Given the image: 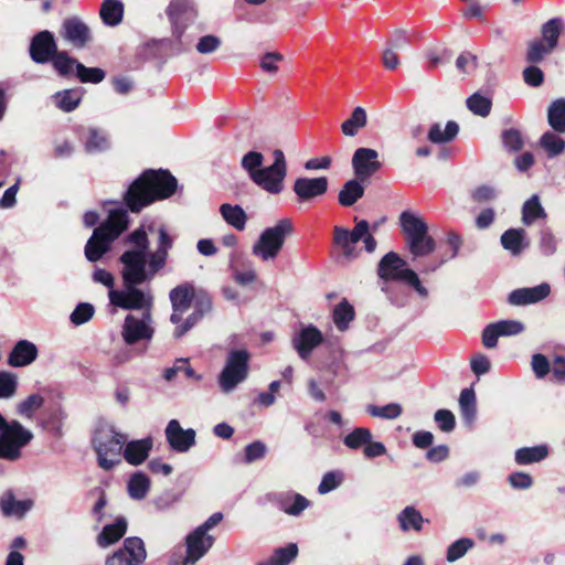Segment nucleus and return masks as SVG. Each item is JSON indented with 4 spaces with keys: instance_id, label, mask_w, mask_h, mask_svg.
Masks as SVG:
<instances>
[{
    "instance_id": "obj_28",
    "label": "nucleus",
    "mask_w": 565,
    "mask_h": 565,
    "mask_svg": "<svg viewBox=\"0 0 565 565\" xmlns=\"http://www.w3.org/2000/svg\"><path fill=\"white\" fill-rule=\"evenodd\" d=\"M125 445L121 451L125 460L132 466H139L148 458L153 441L151 437H146L129 443L126 441Z\"/></svg>"
},
{
    "instance_id": "obj_41",
    "label": "nucleus",
    "mask_w": 565,
    "mask_h": 565,
    "mask_svg": "<svg viewBox=\"0 0 565 565\" xmlns=\"http://www.w3.org/2000/svg\"><path fill=\"white\" fill-rule=\"evenodd\" d=\"M364 195V186L356 180H349L339 192V203L351 206Z\"/></svg>"
},
{
    "instance_id": "obj_25",
    "label": "nucleus",
    "mask_w": 565,
    "mask_h": 565,
    "mask_svg": "<svg viewBox=\"0 0 565 565\" xmlns=\"http://www.w3.org/2000/svg\"><path fill=\"white\" fill-rule=\"evenodd\" d=\"M328 190V179L319 178H298L294 184V191L300 201H309L323 195Z\"/></svg>"
},
{
    "instance_id": "obj_20",
    "label": "nucleus",
    "mask_w": 565,
    "mask_h": 565,
    "mask_svg": "<svg viewBox=\"0 0 565 565\" xmlns=\"http://www.w3.org/2000/svg\"><path fill=\"white\" fill-rule=\"evenodd\" d=\"M56 52V43L50 31L39 32L31 41L30 56L35 63L44 64L51 61Z\"/></svg>"
},
{
    "instance_id": "obj_21",
    "label": "nucleus",
    "mask_w": 565,
    "mask_h": 565,
    "mask_svg": "<svg viewBox=\"0 0 565 565\" xmlns=\"http://www.w3.org/2000/svg\"><path fill=\"white\" fill-rule=\"evenodd\" d=\"M550 284L541 282L534 287L514 289L509 294L508 301L512 306H529L544 300L550 296Z\"/></svg>"
},
{
    "instance_id": "obj_38",
    "label": "nucleus",
    "mask_w": 565,
    "mask_h": 565,
    "mask_svg": "<svg viewBox=\"0 0 565 565\" xmlns=\"http://www.w3.org/2000/svg\"><path fill=\"white\" fill-rule=\"evenodd\" d=\"M110 141L106 131L98 128H89L85 140V149L89 153L103 152L109 149Z\"/></svg>"
},
{
    "instance_id": "obj_8",
    "label": "nucleus",
    "mask_w": 565,
    "mask_h": 565,
    "mask_svg": "<svg viewBox=\"0 0 565 565\" xmlns=\"http://www.w3.org/2000/svg\"><path fill=\"white\" fill-rule=\"evenodd\" d=\"M406 263L396 253L390 252L379 263V276L384 280H403L412 286L422 298L428 296V290L422 285L417 274L406 268Z\"/></svg>"
},
{
    "instance_id": "obj_16",
    "label": "nucleus",
    "mask_w": 565,
    "mask_h": 565,
    "mask_svg": "<svg viewBox=\"0 0 565 565\" xmlns=\"http://www.w3.org/2000/svg\"><path fill=\"white\" fill-rule=\"evenodd\" d=\"M172 313L171 323L175 327L183 323V315L190 309L194 298V288L190 284H182L174 287L169 294Z\"/></svg>"
},
{
    "instance_id": "obj_9",
    "label": "nucleus",
    "mask_w": 565,
    "mask_h": 565,
    "mask_svg": "<svg viewBox=\"0 0 565 565\" xmlns=\"http://www.w3.org/2000/svg\"><path fill=\"white\" fill-rule=\"evenodd\" d=\"M249 353L245 349L232 350L218 375V385L223 393L233 392L248 376Z\"/></svg>"
},
{
    "instance_id": "obj_13",
    "label": "nucleus",
    "mask_w": 565,
    "mask_h": 565,
    "mask_svg": "<svg viewBox=\"0 0 565 565\" xmlns=\"http://www.w3.org/2000/svg\"><path fill=\"white\" fill-rule=\"evenodd\" d=\"M120 262L124 284H143L151 280L147 267V254H142V250H126L120 256Z\"/></svg>"
},
{
    "instance_id": "obj_48",
    "label": "nucleus",
    "mask_w": 565,
    "mask_h": 565,
    "mask_svg": "<svg viewBox=\"0 0 565 565\" xmlns=\"http://www.w3.org/2000/svg\"><path fill=\"white\" fill-rule=\"evenodd\" d=\"M540 146L546 151L550 158H555L565 150V140L554 132L547 131L542 135Z\"/></svg>"
},
{
    "instance_id": "obj_51",
    "label": "nucleus",
    "mask_w": 565,
    "mask_h": 565,
    "mask_svg": "<svg viewBox=\"0 0 565 565\" xmlns=\"http://www.w3.org/2000/svg\"><path fill=\"white\" fill-rule=\"evenodd\" d=\"M298 554V547L296 544L290 543L285 547L276 550L274 555L267 561L259 563L258 565H288Z\"/></svg>"
},
{
    "instance_id": "obj_37",
    "label": "nucleus",
    "mask_w": 565,
    "mask_h": 565,
    "mask_svg": "<svg viewBox=\"0 0 565 565\" xmlns=\"http://www.w3.org/2000/svg\"><path fill=\"white\" fill-rule=\"evenodd\" d=\"M397 520L403 532H408L409 530L419 532L422 531L423 524L425 522L422 513L414 507H406L403 509L398 513Z\"/></svg>"
},
{
    "instance_id": "obj_55",
    "label": "nucleus",
    "mask_w": 565,
    "mask_h": 565,
    "mask_svg": "<svg viewBox=\"0 0 565 565\" xmlns=\"http://www.w3.org/2000/svg\"><path fill=\"white\" fill-rule=\"evenodd\" d=\"M76 75L82 83H100L106 74L99 67H86L84 64H76Z\"/></svg>"
},
{
    "instance_id": "obj_3",
    "label": "nucleus",
    "mask_w": 565,
    "mask_h": 565,
    "mask_svg": "<svg viewBox=\"0 0 565 565\" xmlns=\"http://www.w3.org/2000/svg\"><path fill=\"white\" fill-rule=\"evenodd\" d=\"M127 436L109 423H100L95 430L93 445L97 454L98 466L111 470L120 462V455Z\"/></svg>"
},
{
    "instance_id": "obj_5",
    "label": "nucleus",
    "mask_w": 565,
    "mask_h": 565,
    "mask_svg": "<svg viewBox=\"0 0 565 565\" xmlns=\"http://www.w3.org/2000/svg\"><path fill=\"white\" fill-rule=\"evenodd\" d=\"M292 224L288 218L279 220L275 225L265 228L252 246V254L263 260L269 262L277 258L284 244L292 234Z\"/></svg>"
},
{
    "instance_id": "obj_46",
    "label": "nucleus",
    "mask_w": 565,
    "mask_h": 565,
    "mask_svg": "<svg viewBox=\"0 0 565 565\" xmlns=\"http://www.w3.org/2000/svg\"><path fill=\"white\" fill-rule=\"evenodd\" d=\"M373 438L369 428L356 427L343 438V444L351 450L364 448L366 443Z\"/></svg>"
},
{
    "instance_id": "obj_27",
    "label": "nucleus",
    "mask_w": 565,
    "mask_h": 565,
    "mask_svg": "<svg viewBox=\"0 0 565 565\" xmlns=\"http://www.w3.org/2000/svg\"><path fill=\"white\" fill-rule=\"evenodd\" d=\"M194 311L186 317L182 324L175 327L173 337L179 339L191 330L206 313L212 310V300L206 295H201L195 299Z\"/></svg>"
},
{
    "instance_id": "obj_52",
    "label": "nucleus",
    "mask_w": 565,
    "mask_h": 565,
    "mask_svg": "<svg viewBox=\"0 0 565 565\" xmlns=\"http://www.w3.org/2000/svg\"><path fill=\"white\" fill-rule=\"evenodd\" d=\"M182 372L190 379H194L196 381L202 379V376L196 374V372L189 365L188 359H177L172 366L164 369L163 377L170 382L178 373Z\"/></svg>"
},
{
    "instance_id": "obj_44",
    "label": "nucleus",
    "mask_w": 565,
    "mask_h": 565,
    "mask_svg": "<svg viewBox=\"0 0 565 565\" xmlns=\"http://www.w3.org/2000/svg\"><path fill=\"white\" fill-rule=\"evenodd\" d=\"M550 126L558 134H565V99L552 103L547 111Z\"/></svg>"
},
{
    "instance_id": "obj_49",
    "label": "nucleus",
    "mask_w": 565,
    "mask_h": 565,
    "mask_svg": "<svg viewBox=\"0 0 565 565\" xmlns=\"http://www.w3.org/2000/svg\"><path fill=\"white\" fill-rule=\"evenodd\" d=\"M475 541L470 537H461L451 543L447 548L446 559L448 563H455L463 557L472 547Z\"/></svg>"
},
{
    "instance_id": "obj_31",
    "label": "nucleus",
    "mask_w": 565,
    "mask_h": 565,
    "mask_svg": "<svg viewBox=\"0 0 565 565\" xmlns=\"http://www.w3.org/2000/svg\"><path fill=\"white\" fill-rule=\"evenodd\" d=\"M127 532V521L125 518H118L113 524L105 525L97 536V544L100 547H107L118 542Z\"/></svg>"
},
{
    "instance_id": "obj_19",
    "label": "nucleus",
    "mask_w": 565,
    "mask_h": 565,
    "mask_svg": "<svg viewBox=\"0 0 565 565\" xmlns=\"http://www.w3.org/2000/svg\"><path fill=\"white\" fill-rule=\"evenodd\" d=\"M168 14L179 36L198 18V10L190 0H171Z\"/></svg>"
},
{
    "instance_id": "obj_34",
    "label": "nucleus",
    "mask_w": 565,
    "mask_h": 565,
    "mask_svg": "<svg viewBox=\"0 0 565 565\" xmlns=\"http://www.w3.org/2000/svg\"><path fill=\"white\" fill-rule=\"evenodd\" d=\"M99 15L104 24L116 26L122 21L124 3L120 0H104Z\"/></svg>"
},
{
    "instance_id": "obj_24",
    "label": "nucleus",
    "mask_w": 565,
    "mask_h": 565,
    "mask_svg": "<svg viewBox=\"0 0 565 565\" xmlns=\"http://www.w3.org/2000/svg\"><path fill=\"white\" fill-rule=\"evenodd\" d=\"M158 246L157 249L149 254L147 260L148 271L151 275V279L154 275L166 266L169 249L172 247L173 239L168 234L164 227H160L158 231Z\"/></svg>"
},
{
    "instance_id": "obj_57",
    "label": "nucleus",
    "mask_w": 565,
    "mask_h": 565,
    "mask_svg": "<svg viewBox=\"0 0 565 565\" xmlns=\"http://www.w3.org/2000/svg\"><path fill=\"white\" fill-rule=\"evenodd\" d=\"M264 156L258 151H248L241 160L242 168L247 172L252 180V174H256L263 167Z\"/></svg>"
},
{
    "instance_id": "obj_40",
    "label": "nucleus",
    "mask_w": 565,
    "mask_h": 565,
    "mask_svg": "<svg viewBox=\"0 0 565 565\" xmlns=\"http://www.w3.org/2000/svg\"><path fill=\"white\" fill-rule=\"evenodd\" d=\"M355 311L352 305L347 299L338 303L332 311L333 323L341 332L349 329V324L353 321Z\"/></svg>"
},
{
    "instance_id": "obj_47",
    "label": "nucleus",
    "mask_w": 565,
    "mask_h": 565,
    "mask_svg": "<svg viewBox=\"0 0 565 565\" xmlns=\"http://www.w3.org/2000/svg\"><path fill=\"white\" fill-rule=\"evenodd\" d=\"M366 412L372 417L392 420L398 418L402 415L403 407L398 403H390L383 406L370 404L366 406Z\"/></svg>"
},
{
    "instance_id": "obj_11",
    "label": "nucleus",
    "mask_w": 565,
    "mask_h": 565,
    "mask_svg": "<svg viewBox=\"0 0 565 565\" xmlns=\"http://www.w3.org/2000/svg\"><path fill=\"white\" fill-rule=\"evenodd\" d=\"M274 162L269 167L260 168L256 174H252V181L270 194H278L284 189V180L287 175L285 154L280 149L273 152Z\"/></svg>"
},
{
    "instance_id": "obj_59",
    "label": "nucleus",
    "mask_w": 565,
    "mask_h": 565,
    "mask_svg": "<svg viewBox=\"0 0 565 565\" xmlns=\"http://www.w3.org/2000/svg\"><path fill=\"white\" fill-rule=\"evenodd\" d=\"M266 452L267 447L263 441L256 440L254 443H250L244 449L243 462L246 465H250L257 460L263 459Z\"/></svg>"
},
{
    "instance_id": "obj_53",
    "label": "nucleus",
    "mask_w": 565,
    "mask_h": 565,
    "mask_svg": "<svg viewBox=\"0 0 565 565\" xmlns=\"http://www.w3.org/2000/svg\"><path fill=\"white\" fill-rule=\"evenodd\" d=\"M491 105V99L479 93H475L467 99L468 109L480 117H487L490 114Z\"/></svg>"
},
{
    "instance_id": "obj_26",
    "label": "nucleus",
    "mask_w": 565,
    "mask_h": 565,
    "mask_svg": "<svg viewBox=\"0 0 565 565\" xmlns=\"http://www.w3.org/2000/svg\"><path fill=\"white\" fill-rule=\"evenodd\" d=\"M39 355L36 345L29 340H19L8 355V364L12 367H24L32 364Z\"/></svg>"
},
{
    "instance_id": "obj_35",
    "label": "nucleus",
    "mask_w": 565,
    "mask_h": 565,
    "mask_svg": "<svg viewBox=\"0 0 565 565\" xmlns=\"http://www.w3.org/2000/svg\"><path fill=\"white\" fill-rule=\"evenodd\" d=\"M548 456V447L546 445H537L533 447H522L515 451L514 459L518 465H531L544 460Z\"/></svg>"
},
{
    "instance_id": "obj_56",
    "label": "nucleus",
    "mask_w": 565,
    "mask_h": 565,
    "mask_svg": "<svg viewBox=\"0 0 565 565\" xmlns=\"http://www.w3.org/2000/svg\"><path fill=\"white\" fill-rule=\"evenodd\" d=\"M504 148L510 152L520 151L524 146V140L521 131L514 128L502 131L501 135Z\"/></svg>"
},
{
    "instance_id": "obj_36",
    "label": "nucleus",
    "mask_w": 565,
    "mask_h": 565,
    "mask_svg": "<svg viewBox=\"0 0 565 565\" xmlns=\"http://www.w3.org/2000/svg\"><path fill=\"white\" fill-rule=\"evenodd\" d=\"M151 487L149 477L143 472H135L130 476L127 490L128 494L134 500H142L147 497Z\"/></svg>"
},
{
    "instance_id": "obj_58",
    "label": "nucleus",
    "mask_w": 565,
    "mask_h": 565,
    "mask_svg": "<svg viewBox=\"0 0 565 565\" xmlns=\"http://www.w3.org/2000/svg\"><path fill=\"white\" fill-rule=\"evenodd\" d=\"M51 60L54 68L61 75L71 74L74 67L76 68V64H79L76 60L70 57L66 52H56V54Z\"/></svg>"
},
{
    "instance_id": "obj_17",
    "label": "nucleus",
    "mask_w": 565,
    "mask_h": 565,
    "mask_svg": "<svg viewBox=\"0 0 565 565\" xmlns=\"http://www.w3.org/2000/svg\"><path fill=\"white\" fill-rule=\"evenodd\" d=\"M352 168L356 179L370 178L382 168L379 152L372 148H358L352 156Z\"/></svg>"
},
{
    "instance_id": "obj_14",
    "label": "nucleus",
    "mask_w": 565,
    "mask_h": 565,
    "mask_svg": "<svg viewBox=\"0 0 565 565\" xmlns=\"http://www.w3.org/2000/svg\"><path fill=\"white\" fill-rule=\"evenodd\" d=\"M146 558L147 552L143 541L131 536L124 541L122 547L105 558V565H141Z\"/></svg>"
},
{
    "instance_id": "obj_4",
    "label": "nucleus",
    "mask_w": 565,
    "mask_h": 565,
    "mask_svg": "<svg viewBox=\"0 0 565 565\" xmlns=\"http://www.w3.org/2000/svg\"><path fill=\"white\" fill-rule=\"evenodd\" d=\"M399 223L406 235L408 249L415 258L427 256L435 250L436 242L428 234V225L423 217L404 211L399 215Z\"/></svg>"
},
{
    "instance_id": "obj_62",
    "label": "nucleus",
    "mask_w": 565,
    "mask_h": 565,
    "mask_svg": "<svg viewBox=\"0 0 565 565\" xmlns=\"http://www.w3.org/2000/svg\"><path fill=\"white\" fill-rule=\"evenodd\" d=\"M494 324L501 337L518 335L525 330L523 322L519 320H500Z\"/></svg>"
},
{
    "instance_id": "obj_2",
    "label": "nucleus",
    "mask_w": 565,
    "mask_h": 565,
    "mask_svg": "<svg viewBox=\"0 0 565 565\" xmlns=\"http://www.w3.org/2000/svg\"><path fill=\"white\" fill-rule=\"evenodd\" d=\"M129 217L125 210H111L105 222L96 227L85 245L87 260L98 262L111 247V244L127 230Z\"/></svg>"
},
{
    "instance_id": "obj_43",
    "label": "nucleus",
    "mask_w": 565,
    "mask_h": 565,
    "mask_svg": "<svg viewBox=\"0 0 565 565\" xmlns=\"http://www.w3.org/2000/svg\"><path fill=\"white\" fill-rule=\"evenodd\" d=\"M53 99L57 108L70 113L78 106L82 99V92L79 89H64L57 92Z\"/></svg>"
},
{
    "instance_id": "obj_64",
    "label": "nucleus",
    "mask_w": 565,
    "mask_h": 565,
    "mask_svg": "<svg viewBox=\"0 0 565 565\" xmlns=\"http://www.w3.org/2000/svg\"><path fill=\"white\" fill-rule=\"evenodd\" d=\"M221 39L213 34H207L202 36L198 44H196V51L200 54H210L215 52L221 46Z\"/></svg>"
},
{
    "instance_id": "obj_29",
    "label": "nucleus",
    "mask_w": 565,
    "mask_h": 565,
    "mask_svg": "<svg viewBox=\"0 0 565 565\" xmlns=\"http://www.w3.org/2000/svg\"><path fill=\"white\" fill-rule=\"evenodd\" d=\"M459 134V125L449 120L445 126L440 122L433 124L427 132V139L435 145L451 142Z\"/></svg>"
},
{
    "instance_id": "obj_60",
    "label": "nucleus",
    "mask_w": 565,
    "mask_h": 565,
    "mask_svg": "<svg viewBox=\"0 0 565 565\" xmlns=\"http://www.w3.org/2000/svg\"><path fill=\"white\" fill-rule=\"evenodd\" d=\"M18 386V379L14 374L0 371V398H10L14 395Z\"/></svg>"
},
{
    "instance_id": "obj_10",
    "label": "nucleus",
    "mask_w": 565,
    "mask_h": 565,
    "mask_svg": "<svg viewBox=\"0 0 565 565\" xmlns=\"http://www.w3.org/2000/svg\"><path fill=\"white\" fill-rule=\"evenodd\" d=\"M154 332L152 310H143L140 315L129 313L126 316L120 335L127 345H134L139 342H150Z\"/></svg>"
},
{
    "instance_id": "obj_54",
    "label": "nucleus",
    "mask_w": 565,
    "mask_h": 565,
    "mask_svg": "<svg viewBox=\"0 0 565 565\" xmlns=\"http://www.w3.org/2000/svg\"><path fill=\"white\" fill-rule=\"evenodd\" d=\"M44 403V398L39 394H32L23 399L18 405V413L28 419H31L36 411H39Z\"/></svg>"
},
{
    "instance_id": "obj_1",
    "label": "nucleus",
    "mask_w": 565,
    "mask_h": 565,
    "mask_svg": "<svg viewBox=\"0 0 565 565\" xmlns=\"http://www.w3.org/2000/svg\"><path fill=\"white\" fill-rule=\"evenodd\" d=\"M177 190V179L168 171L147 170L137 178L125 193V203L132 213L158 200L171 196Z\"/></svg>"
},
{
    "instance_id": "obj_7",
    "label": "nucleus",
    "mask_w": 565,
    "mask_h": 565,
    "mask_svg": "<svg viewBox=\"0 0 565 565\" xmlns=\"http://www.w3.org/2000/svg\"><path fill=\"white\" fill-rule=\"evenodd\" d=\"M0 458L15 461L21 458L22 449L33 439V433L18 420L0 425Z\"/></svg>"
},
{
    "instance_id": "obj_32",
    "label": "nucleus",
    "mask_w": 565,
    "mask_h": 565,
    "mask_svg": "<svg viewBox=\"0 0 565 565\" xmlns=\"http://www.w3.org/2000/svg\"><path fill=\"white\" fill-rule=\"evenodd\" d=\"M309 505V500L299 493L281 494L278 499L279 509L291 516L300 515Z\"/></svg>"
},
{
    "instance_id": "obj_23",
    "label": "nucleus",
    "mask_w": 565,
    "mask_h": 565,
    "mask_svg": "<svg viewBox=\"0 0 565 565\" xmlns=\"http://www.w3.org/2000/svg\"><path fill=\"white\" fill-rule=\"evenodd\" d=\"M323 335L321 331L310 324L303 327L292 339V347L303 360L308 359L311 352L322 343Z\"/></svg>"
},
{
    "instance_id": "obj_33",
    "label": "nucleus",
    "mask_w": 565,
    "mask_h": 565,
    "mask_svg": "<svg viewBox=\"0 0 565 565\" xmlns=\"http://www.w3.org/2000/svg\"><path fill=\"white\" fill-rule=\"evenodd\" d=\"M220 214L225 223L237 231H243L246 227L247 214L241 205L223 203L220 206Z\"/></svg>"
},
{
    "instance_id": "obj_12",
    "label": "nucleus",
    "mask_w": 565,
    "mask_h": 565,
    "mask_svg": "<svg viewBox=\"0 0 565 565\" xmlns=\"http://www.w3.org/2000/svg\"><path fill=\"white\" fill-rule=\"evenodd\" d=\"M139 284H124L122 290L110 289L109 301L113 306L127 310H152L153 297L150 290L137 288Z\"/></svg>"
},
{
    "instance_id": "obj_6",
    "label": "nucleus",
    "mask_w": 565,
    "mask_h": 565,
    "mask_svg": "<svg viewBox=\"0 0 565 565\" xmlns=\"http://www.w3.org/2000/svg\"><path fill=\"white\" fill-rule=\"evenodd\" d=\"M355 226L352 231L344 227L335 226L333 242L341 248L343 257L351 260L359 256L355 245L362 241L367 253H373L376 248V241L371 233V226L367 221L354 218Z\"/></svg>"
},
{
    "instance_id": "obj_45",
    "label": "nucleus",
    "mask_w": 565,
    "mask_h": 565,
    "mask_svg": "<svg viewBox=\"0 0 565 565\" xmlns=\"http://www.w3.org/2000/svg\"><path fill=\"white\" fill-rule=\"evenodd\" d=\"M546 214L540 203L537 195H532L527 201L524 202L522 207L523 224L531 225L537 218H544Z\"/></svg>"
},
{
    "instance_id": "obj_39",
    "label": "nucleus",
    "mask_w": 565,
    "mask_h": 565,
    "mask_svg": "<svg viewBox=\"0 0 565 565\" xmlns=\"http://www.w3.org/2000/svg\"><path fill=\"white\" fill-rule=\"evenodd\" d=\"M564 30V22L559 18H553L546 21L541 28V39L548 47L556 49L558 38Z\"/></svg>"
},
{
    "instance_id": "obj_22",
    "label": "nucleus",
    "mask_w": 565,
    "mask_h": 565,
    "mask_svg": "<svg viewBox=\"0 0 565 565\" xmlns=\"http://www.w3.org/2000/svg\"><path fill=\"white\" fill-rule=\"evenodd\" d=\"M61 35L77 49L84 47L92 39L89 28L76 17L63 21Z\"/></svg>"
},
{
    "instance_id": "obj_42",
    "label": "nucleus",
    "mask_w": 565,
    "mask_h": 565,
    "mask_svg": "<svg viewBox=\"0 0 565 565\" xmlns=\"http://www.w3.org/2000/svg\"><path fill=\"white\" fill-rule=\"evenodd\" d=\"M367 122L366 111L363 107H355L351 116L342 122L341 130L348 137H354Z\"/></svg>"
},
{
    "instance_id": "obj_63",
    "label": "nucleus",
    "mask_w": 565,
    "mask_h": 565,
    "mask_svg": "<svg viewBox=\"0 0 565 565\" xmlns=\"http://www.w3.org/2000/svg\"><path fill=\"white\" fill-rule=\"evenodd\" d=\"M94 315V307L90 303H79L75 310L71 313V321L75 326L86 323L92 319Z\"/></svg>"
},
{
    "instance_id": "obj_61",
    "label": "nucleus",
    "mask_w": 565,
    "mask_h": 565,
    "mask_svg": "<svg viewBox=\"0 0 565 565\" xmlns=\"http://www.w3.org/2000/svg\"><path fill=\"white\" fill-rule=\"evenodd\" d=\"M343 481V475L339 471H329L323 475L318 487L320 494H326L337 489Z\"/></svg>"
},
{
    "instance_id": "obj_50",
    "label": "nucleus",
    "mask_w": 565,
    "mask_h": 565,
    "mask_svg": "<svg viewBox=\"0 0 565 565\" xmlns=\"http://www.w3.org/2000/svg\"><path fill=\"white\" fill-rule=\"evenodd\" d=\"M554 49L548 47L542 40L533 39L529 42L526 50V61L531 64H537L550 55Z\"/></svg>"
},
{
    "instance_id": "obj_15",
    "label": "nucleus",
    "mask_w": 565,
    "mask_h": 565,
    "mask_svg": "<svg viewBox=\"0 0 565 565\" xmlns=\"http://www.w3.org/2000/svg\"><path fill=\"white\" fill-rule=\"evenodd\" d=\"M185 543V557L181 562L171 561L170 565H194L212 547L214 539L195 529L186 536Z\"/></svg>"
},
{
    "instance_id": "obj_18",
    "label": "nucleus",
    "mask_w": 565,
    "mask_h": 565,
    "mask_svg": "<svg viewBox=\"0 0 565 565\" xmlns=\"http://www.w3.org/2000/svg\"><path fill=\"white\" fill-rule=\"evenodd\" d=\"M170 448L177 452H186L195 445L196 433L193 428L183 429L177 419H171L164 429Z\"/></svg>"
},
{
    "instance_id": "obj_30",
    "label": "nucleus",
    "mask_w": 565,
    "mask_h": 565,
    "mask_svg": "<svg viewBox=\"0 0 565 565\" xmlns=\"http://www.w3.org/2000/svg\"><path fill=\"white\" fill-rule=\"evenodd\" d=\"M501 244L512 255H520L530 243L526 241V233L523 228H510L501 235Z\"/></svg>"
}]
</instances>
